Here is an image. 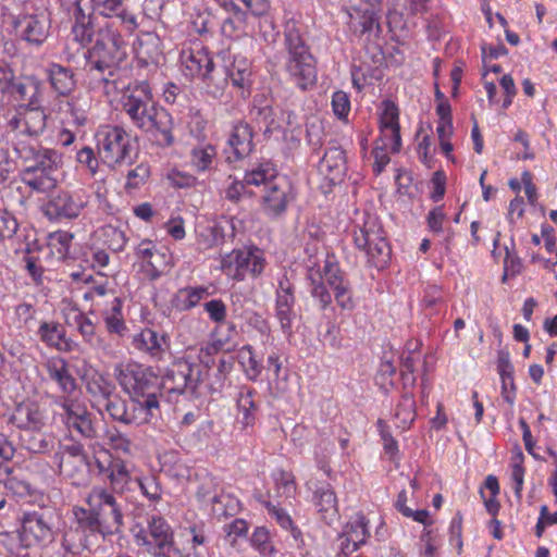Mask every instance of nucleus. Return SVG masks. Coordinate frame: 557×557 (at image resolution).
I'll return each instance as SVG.
<instances>
[{
  "label": "nucleus",
  "mask_w": 557,
  "mask_h": 557,
  "mask_svg": "<svg viewBox=\"0 0 557 557\" xmlns=\"http://www.w3.org/2000/svg\"><path fill=\"white\" fill-rule=\"evenodd\" d=\"M172 268V256L166 250H157L151 259L141 264L146 277L151 281L158 280L168 273Z\"/></svg>",
  "instance_id": "c03bdc74"
},
{
  "label": "nucleus",
  "mask_w": 557,
  "mask_h": 557,
  "mask_svg": "<svg viewBox=\"0 0 557 557\" xmlns=\"http://www.w3.org/2000/svg\"><path fill=\"white\" fill-rule=\"evenodd\" d=\"M64 329L55 322H44L39 329L38 334L40 339L48 346L57 347L61 338H63Z\"/></svg>",
  "instance_id": "bf43d9fd"
},
{
  "label": "nucleus",
  "mask_w": 557,
  "mask_h": 557,
  "mask_svg": "<svg viewBox=\"0 0 557 557\" xmlns=\"http://www.w3.org/2000/svg\"><path fill=\"white\" fill-rule=\"evenodd\" d=\"M132 346L156 360H161L170 348V341L166 334L160 335L151 329H144L133 335Z\"/></svg>",
  "instance_id": "393cba45"
},
{
  "label": "nucleus",
  "mask_w": 557,
  "mask_h": 557,
  "mask_svg": "<svg viewBox=\"0 0 557 557\" xmlns=\"http://www.w3.org/2000/svg\"><path fill=\"white\" fill-rule=\"evenodd\" d=\"M46 75L54 92L62 97H69L76 88L74 71L59 63L51 62L46 69Z\"/></svg>",
  "instance_id": "c756f323"
},
{
  "label": "nucleus",
  "mask_w": 557,
  "mask_h": 557,
  "mask_svg": "<svg viewBox=\"0 0 557 557\" xmlns=\"http://www.w3.org/2000/svg\"><path fill=\"white\" fill-rule=\"evenodd\" d=\"M89 4V0L75 1V24L72 28V35L75 41L82 46H86L94 41L96 37L95 25L91 21L90 13H85L84 7Z\"/></svg>",
  "instance_id": "2f4dec72"
},
{
  "label": "nucleus",
  "mask_w": 557,
  "mask_h": 557,
  "mask_svg": "<svg viewBox=\"0 0 557 557\" xmlns=\"http://www.w3.org/2000/svg\"><path fill=\"white\" fill-rule=\"evenodd\" d=\"M256 392L250 387H242L237 397V407L243 414L242 423L244 425H251L256 419L257 406L253 400Z\"/></svg>",
  "instance_id": "de8ad7c7"
},
{
  "label": "nucleus",
  "mask_w": 557,
  "mask_h": 557,
  "mask_svg": "<svg viewBox=\"0 0 557 557\" xmlns=\"http://www.w3.org/2000/svg\"><path fill=\"white\" fill-rule=\"evenodd\" d=\"M203 82L206 91L213 98L223 96L228 81L238 89L239 96L246 99L250 95L251 87V69L247 59L235 58L227 67L216 69L212 65L200 77Z\"/></svg>",
  "instance_id": "20e7f679"
},
{
  "label": "nucleus",
  "mask_w": 557,
  "mask_h": 557,
  "mask_svg": "<svg viewBox=\"0 0 557 557\" xmlns=\"http://www.w3.org/2000/svg\"><path fill=\"white\" fill-rule=\"evenodd\" d=\"M113 76L112 67L108 69L106 65H90L88 70V86L91 90L109 97L114 95L117 90V84Z\"/></svg>",
  "instance_id": "72a5a7b5"
},
{
  "label": "nucleus",
  "mask_w": 557,
  "mask_h": 557,
  "mask_svg": "<svg viewBox=\"0 0 557 557\" xmlns=\"http://www.w3.org/2000/svg\"><path fill=\"white\" fill-rule=\"evenodd\" d=\"M96 12L104 17H116L129 33H133L138 24L136 16L123 7V0H89Z\"/></svg>",
  "instance_id": "c85d7f7f"
},
{
  "label": "nucleus",
  "mask_w": 557,
  "mask_h": 557,
  "mask_svg": "<svg viewBox=\"0 0 557 557\" xmlns=\"http://www.w3.org/2000/svg\"><path fill=\"white\" fill-rule=\"evenodd\" d=\"M294 306V286L287 278L281 280L276 289L275 315L288 337L293 335V323L297 317Z\"/></svg>",
  "instance_id": "a211bd4d"
},
{
  "label": "nucleus",
  "mask_w": 557,
  "mask_h": 557,
  "mask_svg": "<svg viewBox=\"0 0 557 557\" xmlns=\"http://www.w3.org/2000/svg\"><path fill=\"white\" fill-rule=\"evenodd\" d=\"M104 409L109 413V416L119 422L124 423L125 420V411H126V401L117 396H108L104 399Z\"/></svg>",
  "instance_id": "338daca9"
},
{
  "label": "nucleus",
  "mask_w": 557,
  "mask_h": 557,
  "mask_svg": "<svg viewBox=\"0 0 557 557\" xmlns=\"http://www.w3.org/2000/svg\"><path fill=\"white\" fill-rule=\"evenodd\" d=\"M227 144L236 160L249 156L253 149V132L251 126L243 121L234 124L230 132Z\"/></svg>",
  "instance_id": "7c9ffc66"
},
{
  "label": "nucleus",
  "mask_w": 557,
  "mask_h": 557,
  "mask_svg": "<svg viewBox=\"0 0 557 557\" xmlns=\"http://www.w3.org/2000/svg\"><path fill=\"white\" fill-rule=\"evenodd\" d=\"M60 168L51 170L23 171L22 181L32 189L39 193H46L53 189L58 184V173Z\"/></svg>",
  "instance_id": "4c0bfd02"
},
{
  "label": "nucleus",
  "mask_w": 557,
  "mask_h": 557,
  "mask_svg": "<svg viewBox=\"0 0 557 557\" xmlns=\"http://www.w3.org/2000/svg\"><path fill=\"white\" fill-rule=\"evenodd\" d=\"M47 124V115L39 107H25L17 114L9 120L11 131L22 135L38 136Z\"/></svg>",
  "instance_id": "aec40b11"
},
{
  "label": "nucleus",
  "mask_w": 557,
  "mask_h": 557,
  "mask_svg": "<svg viewBox=\"0 0 557 557\" xmlns=\"http://www.w3.org/2000/svg\"><path fill=\"white\" fill-rule=\"evenodd\" d=\"M17 230V220L0 203V244L7 239L13 238Z\"/></svg>",
  "instance_id": "052dcab7"
},
{
  "label": "nucleus",
  "mask_w": 557,
  "mask_h": 557,
  "mask_svg": "<svg viewBox=\"0 0 557 557\" xmlns=\"http://www.w3.org/2000/svg\"><path fill=\"white\" fill-rule=\"evenodd\" d=\"M183 73L188 77H201L214 64L208 49L201 42H194L181 52Z\"/></svg>",
  "instance_id": "412c9836"
},
{
  "label": "nucleus",
  "mask_w": 557,
  "mask_h": 557,
  "mask_svg": "<svg viewBox=\"0 0 557 557\" xmlns=\"http://www.w3.org/2000/svg\"><path fill=\"white\" fill-rule=\"evenodd\" d=\"M63 314L65 323L70 326H75L87 344L101 349L106 354L111 352L110 345L106 344L103 339L96 335L95 325L90 319L76 307L69 305L63 309Z\"/></svg>",
  "instance_id": "5701e85b"
},
{
  "label": "nucleus",
  "mask_w": 557,
  "mask_h": 557,
  "mask_svg": "<svg viewBox=\"0 0 557 557\" xmlns=\"http://www.w3.org/2000/svg\"><path fill=\"white\" fill-rule=\"evenodd\" d=\"M108 470L110 486L115 493L123 494L129 490V484L134 480L125 460L113 458L108 466Z\"/></svg>",
  "instance_id": "ea45409f"
},
{
  "label": "nucleus",
  "mask_w": 557,
  "mask_h": 557,
  "mask_svg": "<svg viewBox=\"0 0 557 557\" xmlns=\"http://www.w3.org/2000/svg\"><path fill=\"white\" fill-rule=\"evenodd\" d=\"M394 416L395 419L398 420L397 428L406 430L411 425L417 416L416 400L411 393L403 394L400 401L396 406Z\"/></svg>",
  "instance_id": "49530a36"
},
{
  "label": "nucleus",
  "mask_w": 557,
  "mask_h": 557,
  "mask_svg": "<svg viewBox=\"0 0 557 557\" xmlns=\"http://www.w3.org/2000/svg\"><path fill=\"white\" fill-rule=\"evenodd\" d=\"M17 534L25 548L45 547L54 541L53 517L45 511H27L18 518Z\"/></svg>",
  "instance_id": "6e6552de"
},
{
  "label": "nucleus",
  "mask_w": 557,
  "mask_h": 557,
  "mask_svg": "<svg viewBox=\"0 0 557 557\" xmlns=\"http://www.w3.org/2000/svg\"><path fill=\"white\" fill-rule=\"evenodd\" d=\"M21 37L30 45H42L49 35V20L44 14L22 15L14 21Z\"/></svg>",
  "instance_id": "4be33fe9"
},
{
  "label": "nucleus",
  "mask_w": 557,
  "mask_h": 557,
  "mask_svg": "<svg viewBox=\"0 0 557 557\" xmlns=\"http://www.w3.org/2000/svg\"><path fill=\"white\" fill-rule=\"evenodd\" d=\"M103 441L108 446H110L111 449L116 453H121L126 456H131L133 454V442L126 434L120 432L115 428H111L106 431Z\"/></svg>",
  "instance_id": "3c124183"
},
{
  "label": "nucleus",
  "mask_w": 557,
  "mask_h": 557,
  "mask_svg": "<svg viewBox=\"0 0 557 557\" xmlns=\"http://www.w3.org/2000/svg\"><path fill=\"white\" fill-rule=\"evenodd\" d=\"M523 456L522 454H518L511 465V481L513 483V492L518 498H521V493L523 490V478H524V468L522 466Z\"/></svg>",
  "instance_id": "774afa93"
},
{
  "label": "nucleus",
  "mask_w": 557,
  "mask_h": 557,
  "mask_svg": "<svg viewBox=\"0 0 557 557\" xmlns=\"http://www.w3.org/2000/svg\"><path fill=\"white\" fill-rule=\"evenodd\" d=\"M9 421L22 430L40 431L47 421L46 409L34 400L16 405Z\"/></svg>",
  "instance_id": "6ab92c4d"
},
{
  "label": "nucleus",
  "mask_w": 557,
  "mask_h": 557,
  "mask_svg": "<svg viewBox=\"0 0 557 557\" xmlns=\"http://www.w3.org/2000/svg\"><path fill=\"white\" fill-rule=\"evenodd\" d=\"M221 267L227 276L240 281L247 274H260L264 268V258L258 249H238L224 256Z\"/></svg>",
  "instance_id": "ddd939ff"
},
{
  "label": "nucleus",
  "mask_w": 557,
  "mask_h": 557,
  "mask_svg": "<svg viewBox=\"0 0 557 557\" xmlns=\"http://www.w3.org/2000/svg\"><path fill=\"white\" fill-rule=\"evenodd\" d=\"M61 408L63 410V422L70 431H76L85 438H94L97 436V430L91 420V414L85 404L64 397L61 403Z\"/></svg>",
  "instance_id": "f3484780"
},
{
  "label": "nucleus",
  "mask_w": 557,
  "mask_h": 557,
  "mask_svg": "<svg viewBox=\"0 0 557 557\" xmlns=\"http://www.w3.org/2000/svg\"><path fill=\"white\" fill-rule=\"evenodd\" d=\"M275 484L282 496L286 498L294 497L296 493V483L293 473L281 470L275 478Z\"/></svg>",
  "instance_id": "69168bd1"
},
{
  "label": "nucleus",
  "mask_w": 557,
  "mask_h": 557,
  "mask_svg": "<svg viewBox=\"0 0 557 557\" xmlns=\"http://www.w3.org/2000/svg\"><path fill=\"white\" fill-rule=\"evenodd\" d=\"M307 278L310 281V294L318 301L320 309L325 310L332 304V295L327 290L324 281L331 287L336 305L343 311L350 312L356 308L351 284L341 270L334 256L326 255L323 265H310Z\"/></svg>",
  "instance_id": "f03ea898"
},
{
  "label": "nucleus",
  "mask_w": 557,
  "mask_h": 557,
  "mask_svg": "<svg viewBox=\"0 0 557 557\" xmlns=\"http://www.w3.org/2000/svg\"><path fill=\"white\" fill-rule=\"evenodd\" d=\"M89 199V193L82 187L60 190L47 202L45 213L51 220H73L88 206Z\"/></svg>",
  "instance_id": "f8f14e48"
},
{
  "label": "nucleus",
  "mask_w": 557,
  "mask_h": 557,
  "mask_svg": "<svg viewBox=\"0 0 557 557\" xmlns=\"http://www.w3.org/2000/svg\"><path fill=\"white\" fill-rule=\"evenodd\" d=\"M9 85L8 99L13 98V100L18 102H27L28 106L39 102L41 83L35 76L15 77L14 72L11 70Z\"/></svg>",
  "instance_id": "a878e982"
},
{
  "label": "nucleus",
  "mask_w": 557,
  "mask_h": 557,
  "mask_svg": "<svg viewBox=\"0 0 557 557\" xmlns=\"http://www.w3.org/2000/svg\"><path fill=\"white\" fill-rule=\"evenodd\" d=\"M135 540L138 545L146 546L149 553L165 555L172 546V532L163 518L152 517L147 530L139 529L135 533Z\"/></svg>",
  "instance_id": "2eb2a0df"
},
{
  "label": "nucleus",
  "mask_w": 557,
  "mask_h": 557,
  "mask_svg": "<svg viewBox=\"0 0 557 557\" xmlns=\"http://www.w3.org/2000/svg\"><path fill=\"white\" fill-rule=\"evenodd\" d=\"M223 227L220 224L199 226L196 238L198 249L207 250L216 246L223 239Z\"/></svg>",
  "instance_id": "09e8293b"
},
{
  "label": "nucleus",
  "mask_w": 557,
  "mask_h": 557,
  "mask_svg": "<svg viewBox=\"0 0 557 557\" xmlns=\"http://www.w3.org/2000/svg\"><path fill=\"white\" fill-rule=\"evenodd\" d=\"M346 152L342 147H329L319 164V172L332 184L341 182L346 175Z\"/></svg>",
  "instance_id": "bb28decb"
},
{
  "label": "nucleus",
  "mask_w": 557,
  "mask_h": 557,
  "mask_svg": "<svg viewBox=\"0 0 557 557\" xmlns=\"http://www.w3.org/2000/svg\"><path fill=\"white\" fill-rule=\"evenodd\" d=\"M198 382L199 371L195 370L190 356H184L172 362L161 385L169 393L183 394L188 386L195 388Z\"/></svg>",
  "instance_id": "4468645a"
},
{
  "label": "nucleus",
  "mask_w": 557,
  "mask_h": 557,
  "mask_svg": "<svg viewBox=\"0 0 557 557\" xmlns=\"http://www.w3.org/2000/svg\"><path fill=\"white\" fill-rule=\"evenodd\" d=\"M108 304L109 308L102 312L106 327L109 333L123 336L127 327L122 313V300L111 294V300Z\"/></svg>",
  "instance_id": "79ce46f5"
},
{
  "label": "nucleus",
  "mask_w": 557,
  "mask_h": 557,
  "mask_svg": "<svg viewBox=\"0 0 557 557\" xmlns=\"http://www.w3.org/2000/svg\"><path fill=\"white\" fill-rule=\"evenodd\" d=\"M136 57L144 64L158 63L162 57L161 39L156 33H143L135 46Z\"/></svg>",
  "instance_id": "f704fd0d"
},
{
  "label": "nucleus",
  "mask_w": 557,
  "mask_h": 557,
  "mask_svg": "<svg viewBox=\"0 0 557 557\" xmlns=\"http://www.w3.org/2000/svg\"><path fill=\"white\" fill-rule=\"evenodd\" d=\"M344 533L349 536V540L354 543V545L359 547L363 545L369 537V530L366 518L361 515H357L346 524Z\"/></svg>",
  "instance_id": "5fc2aeb1"
},
{
  "label": "nucleus",
  "mask_w": 557,
  "mask_h": 557,
  "mask_svg": "<svg viewBox=\"0 0 557 557\" xmlns=\"http://www.w3.org/2000/svg\"><path fill=\"white\" fill-rule=\"evenodd\" d=\"M86 382V388L95 397H101L103 400L113 395L114 385L109 382L101 373L95 372L92 375L83 377Z\"/></svg>",
  "instance_id": "603ef678"
},
{
  "label": "nucleus",
  "mask_w": 557,
  "mask_h": 557,
  "mask_svg": "<svg viewBox=\"0 0 557 557\" xmlns=\"http://www.w3.org/2000/svg\"><path fill=\"white\" fill-rule=\"evenodd\" d=\"M497 369L502 380V397L506 403L512 405L515 401L513 367L508 352L499 351Z\"/></svg>",
  "instance_id": "37998d69"
},
{
  "label": "nucleus",
  "mask_w": 557,
  "mask_h": 557,
  "mask_svg": "<svg viewBox=\"0 0 557 557\" xmlns=\"http://www.w3.org/2000/svg\"><path fill=\"white\" fill-rule=\"evenodd\" d=\"M278 175L275 172V169L270 163L259 164L257 168L251 171L246 172L244 182L247 185L259 186L264 184L267 187V183H269L273 177H277Z\"/></svg>",
  "instance_id": "4d7b16f0"
},
{
  "label": "nucleus",
  "mask_w": 557,
  "mask_h": 557,
  "mask_svg": "<svg viewBox=\"0 0 557 557\" xmlns=\"http://www.w3.org/2000/svg\"><path fill=\"white\" fill-rule=\"evenodd\" d=\"M216 158V149L210 144L194 147L189 153V163L197 172L209 171Z\"/></svg>",
  "instance_id": "a18cd8bd"
},
{
  "label": "nucleus",
  "mask_w": 557,
  "mask_h": 557,
  "mask_svg": "<svg viewBox=\"0 0 557 557\" xmlns=\"http://www.w3.org/2000/svg\"><path fill=\"white\" fill-rule=\"evenodd\" d=\"M104 244L114 251L122 250L125 245V236L122 231L113 226H106L101 230Z\"/></svg>",
  "instance_id": "0e129e2a"
},
{
  "label": "nucleus",
  "mask_w": 557,
  "mask_h": 557,
  "mask_svg": "<svg viewBox=\"0 0 557 557\" xmlns=\"http://www.w3.org/2000/svg\"><path fill=\"white\" fill-rule=\"evenodd\" d=\"M86 503L102 525V534H113L123 525V513L115 497L101 486L94 487L86 497Z\"/></svg>",
  "instance_id": "9d476101"
},
{
  "label": "nucleus",
  "mask_w": 557,
  "mask_h": 557,
  "mask_svg": "<svg viewBox=\"0 0 557 557\" xmlns=\"http://www.w3.org/2000/svg\"><path fill=\"white\" fill-rule=\"evenodd\" d=\"M265 508L268 510V513L275 519V521L285 530L289 531L293 539L297 542L302 544V534L301 531L294 524L290 516L287 513L286 510H284L281 507H277L276 505L272 503H267Z\"/></svg>",
  "instance_id": "8fccbe9b"
},
{
  "label": "nucleus",
  "mask_w": 557,
  "mask_h": 557,
  "mask_svg": "<svg viewBox=\"0 0 557 557\" xmlns=\"http://www.w3.org/2000/svg\"><path fill=\"white\" fill-rule=\"evenodd\" d=\"M210 295L206 286H187L180 288L172 297V307L178 311H187L196 307Z\"/></svg>",
  "instance_id": "e433bc0d"
},
{
  "label": "nucleus",
  "mask_w": 557,
  "mask_h": 557,
  "mask_svg": "<svg viewBox=\"0 0 557 557\" xmlns=\"http://www.w3.org/2000/svg\"><path fill=\"white\" fill-rule=\"evenodd\" d=\"M150 176V166L146 162L137 164L134 169L129 170L126 175L125 187L127 189H135L144 185Z\"/></svg>",
  "instance_id": "680f3d73"
},
{
  "label": "nucleus",
  "mask_w": 557,
  "mask_h": 557,
  "mask_svg": "<svg viewBox=\"0 0 557 557\" xmlns=\"http://www.w3.org/2000/svg\"><path fill=\"white\" fill-rule=\"evenodd\" d=\"M349 16L350 28L355 33L363 35L372 32L374 27L380 30L379 15L372 5L364 9L354 8Z\"/></svg>",
  "instance_id": "a19ab883"
},
{
  "label": "nucleus",
  "mask_w": 557,
  "mask_h": 557,
  "mask_svg": "<svg viewBox=\"0 0 557 557\" xmlns=\"http://www.w3.org/2000/svg\"><path fill=\"white\" fill-rule=\"evenodd\" d=\"M74 516L77 524L84 531H88L90 533L98 532L102 534V525L90 507L87 509L81 507L74 508Z\"/></svg>",
  "instance_id": "13d9d810"
},
{
  "label": "nucleus",
  "mask_w": 557,
  "mask_h": 557,
  "mask_svg": "<svg viewBox=\"0 0 557 557\" xmlns=\"http://www.w3.org/2000/svg\"><path fill=\"white\" fill-rule=\"evenodd\" d=\"M124 40L108 21L97 25L94 45L89 50V65H106L108 69L120 62L125 52Z\"/></svg>",
  "instance_id": "1a4fd4ad"
},
{
  "label": "nucleus",
  "mask_w": 557,
  "mask_h": 557,
  "mask_svg": "<svg viewBox=\"0 0 557 557\" xmlns=\"http://www.w3.org/2000/svg\"><path fill=\"white\" fill-rule=\"evenodd\" d=\"M45 368L49 380L54 382L63 394L70 396L77 389L76 379L71 373L69 363L64 358H49Z\"/></svg>",
  "instance_id": "cd10ccee"
},
{
  "label": "nucleus",
  "mask_w": 557,
  "mask_h": 557,
  "mask_svg": "<svg viewBox=\"0 0 557 557\" xmlns=\"http://www.w3.org/2000/svg\"><path fill=\"white\" fill-rule=\"evenodd\" d=\"M141 495L147 498L150 504H157L162 499L163 490L159 479L156 475H145L136 478Z\"/></svg>",
  "instance_id": "864d4df0"
},
{
  "label": "nucleus",
  "mask_w": 557,
  "mask_h": 557,
  "mask_svg": "<svg viewBox=\"0 0 557 557\" xmlns=\"http://www.w3.org/2000/svg\"><path fill=\"white\" fill-rule=\"evenodd\" d=\"M53 462L60 474L69 479L73 485L79 486L88 481V462L81 443L61 445L54 454Z\"/></svg>",
  "instance_id": "9b49d317"
},
{
  "label": "nucleus",
  "mask_w": 557,
  "mask_h": 557,
  "mask_svg": "<svg viewBox=\"0 0 557 557\" xmlns=\"http://www.w3.org/2000/svg\"><path fill=\"white\" fill-rule=\"evenodd\" d=\"M240 363L247 377L257 381L262 371V364L257 359L253 348L250 345L244 346L239 351Z\"/></svg>",
  "instance_id": "6e6d98bb"
},
{
  "label": "nucleus",
  "mask_w": 557,
  "mask_h": 557,
  "mask_svg": "<svg viewBox=\"0 0 557 557\" xmlns=\"http://www.w3.org/2000/svg\"><path fill=\"white\" fill-rule=\"evenodd\" d=\"M98 153L109 166L131 164L135 150L131 135L121 126L103 125L96 133Z\"/></svg>",
  "instance_id": "39448f33"
},
{
  "label": "nucleus",
  "mask_w": 557,
  "mask_h": 557,
  "mask_svg": "<svg viewBox=\"0 0 557 557\" xmlns=\"http://www.w3.org/2000/svg\"><path fill=\"white\" fill-rule=\"evenodd\" d=\"M314 505L325 523L331 524L337 518V499L329 485H323L314 492Z\"/></svg>",
  "instance_id": "c9c22d12"
},
{
  "label": "nucleus",
  "mask_w": 557,
  "mask_h": 557,
  "mask_svg": "<svg viewBox=\"0 0 557 557\" xmlns=\"http://www.w3.org/2000/svg\"><path fill=\"white\" fill-rule=\"evenodd\" d=\"M284 69L289 79L301 90L312 88L317 83L315 60L295 25L285 30Z\"/></svg>",
  "instance_id": "7ed1b4c3"
},
{
  "label": "nucleus",
  "mask_w": 557,
  "mask_h": 557,
  "mask_svg": "<svg viewBox=\"0 0 557 557\" xmlns=\"http://www.w3.org/2000/svg\"><path fill=\"white\" fill-rule=\"evenodd\" d=\"M354 242L374 267L384 268L388 262L391 249L377 218L366 215L363 223L355 226Z\"/></svg>",
  "instance_id": "423d86ee"
},
{
  "label": "nucleus",
  "mask_w": 557,
  "mask_h": 557,
  "mask_svg": "<svg viewBox=\"0 0 557 557\" xmlns=\"http://www.w3.org/2000/svg\"><path fill=\"white\" fill-rule=\"evenodd\" d=\"M230 9L225 10L227 15L221 24V32L226 38H239L246 30L247 15L237 4H228Z\"/></svg>",
  "instance_id": "58836bf2"
},
{
  "label": "nucleus",
  "mask_w": 557,
  "mask_h": 557,
  "mask_svg": "<svg viewBox=\"0 0 557 557\" xmlns=\"http://www.w3.org/2000/svg\"><path fill=\"white\" fill-rule=\"evenodd\" d=\"M294 199L293 186L286 176L273 177L262 196V209L271 216H277L284 213L288 203Z\"/></svg>",
  "instance_id": "dca6fc26"
},
{
  "label": "nucleus",
  "mask_w": 557,
  "mask_h": 557,
  "mask_svg": "<svg viewBox=\"0 0 557 557\" xmlns=\"http://www.w3.org/2000/svg\"><path fill=\"white\" fill-rule=\"evenodd\" d=\"M114 375L129 396L148 397L149 394H157L160 385L158 375L150 367L135 361L116 364Z\"/></svg>",
  "instance_id": "0eeeda50"
},
{
  "label": "nucleus",
  "mask_w": 557,
  "mask_h": 557,
  "mask_svg": "<svg viewBox=\"0 0 557 557\" xmlns=\"http://www.w3.org/2000/svg\"><path fill=\"white\" fill-rule=\"evenodd\" d=\"M159 408L157 394H149L148 397L131 396L129 401L126 403L124 423L134 425L149 423Z\"/></svg>",
  "instance_id": "b1692460"
},
{
  "label": "nucleus",
  "mask_w": 557,
  "mask_h": 557,
  "mask_svg": "<svg viewBox=\"0 0 557 557\" xmlns=\"http://www.w3.org/2000/svg\"><path fill=\"white\" fill-rule=\"evenodd\" d=\"M27 152L23 171L51 170L60 168L62 163L61 154L53 149L30 147Z\"/></svg>",
  "instance_id": "473e14b6"
},
{
  "label": "nucleus",
  "mask_w": 557,
  "mask_h": 557,
  "mask_svg": "<svg viewBox=\"0 0 557 557\" xmlns=\"http://www.w3.org/2000/svg\"><path fill=\"white\" fill-rule=\"evenodd\" d=\"M35 432V434L24 440L26 448L35 454L48 451L52 447L53 437L51 435L40 433L39 431Z\"/></svg>",
  "instance_id": "e2e57ef3"
},
{
  "label": "nucleus",
  "mask_w": 557,
  "mask_h": 557,
  "mask_svg": "<svg viewBox=\"0 0 557 557\" xmlns=\"http://www.w3.org/2000/svg\"><path fill=\"white\" fill-rule=\"evenodd\" d=\"M122 106L137 128L151 133L162 146L173 144L171 119L163 109L156 107L151 88L146 81L135 82L128 86Z\"/></svg>",
  "instance_id": "f257e3e1"
}]
</instances>
